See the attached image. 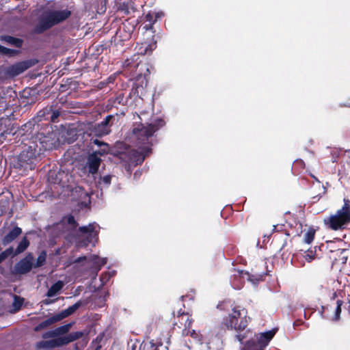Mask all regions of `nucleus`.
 <instances>
[{"label":"nucleus","mask_w":350,"mask_h":350,"mask_svg":"<svg viewBox=\"0 0 350 350\" xmlns=\"http://www.w3.org/2000/svg\"><path fill=\"white\" fill-rule=\"evenodd\" d=\"M55 136L52 126L46 124L45 126L38 132L35 138L31 137L27 139V142L23 138L22 150L16 157L14 167L24 171L34 170L41 160V155L43 154L42 147H44L45 149L51 148Z\"/></svg>","instance_id":"nucleus-1"},{"label":"nucleus","mask_w":350,"mask_h":350,"mask_svg":"<svg viewBox=\"0 0 350 350\" xmlns=\"http://www.w3.org/2000/svg\"><path fill=\"white\" fill-rule=\"evenodd\" d=\"M165 120L162 118L155 119L151 123L143 124L136 122L133 124L132 133L138 147L149 146L151 148L152 137L159 129L165 126Z\"/></svg>","instance_id":"nucleus-2"},{"label":"nucleus","mask_w":350,"mask_h":350,"mask_svg":"<svg viewBox=\"0 0 350 350\" xmlns=\"http://www.w3.org/2000/svg\"><path fill=\"white\" fill-rule=\"evenodd\" d=\"M70 16L71 12L67 9L44 11L38 18V23L32 29V33L42 34L54 26L65 21Z\"/></svg>","instance_id":"nucleus-3"},{"label":"nucleus","mask_w":350,"mask_h":350,"mask_svg":"<svg viewBox=\"0 0 350 350\" xmlns=\"http://www.w3.org/2000/svg\"><path fill=\"white\" fill-rule=\"evenodd\" d=\"M245 309H241V307L236 306L232 308V312L228 316L223 319L222 323L227 329L235 330L238 332L244 331L247 327L248 322L246 318V312L244 317H241V311ZM235 338L241 342L247 338L245 334L239 333L236 334Z\"/></svg>","instance_id":"nucleus-4"},{"label":"nucleus","mask_w":350,"mask_h":350,"mask_svg":"<svg viewBox=\"0 0 350 350\" xmlns=\"http://www.w3.org/2000/svg\"><path fill=\"white\" fill-rule=\"evenodd\" d=\"M344 204L335 214L323 220L325 226L332 230H343L350 223V200L344 198Z\"/></svg>","instance_id":"nucleus-5"},{"label":"nucleus","mask_w":350,"mask_h":350,"mask_svg":"<svg viewBox=\"0 0 350 350\" xmlns=\"http://www.w3.org/2000/svg\"><path fill=\"white\" fill-rule=\"evenodd\" d=\"M66 101V98L64 96L54 100L51 105H47L40 109L35 117L39 122L49 120L51 122H55L62 111V106Z\"/></svg>","instance_id":"nucleus-6"},{"label":"nucleus","mask_w":350,"mask_h":350,"mask_svg":"<svg viewBox=\"0 0 350 350\" xmlns=\"http://www.w3.org/2000/svg\"><path fill=\"white\" fill-rule=\"evenodd\" d=\"M83 334L84 333L83 332H73L64 336H59L49 340L39 341L36 342V348L37 349H41L62 347L79 339Z\"/></svg>","instance_id":"nucleus-7"},{"label":"nucleus","mask_w":350,"mask_h":350,"mask_svg":"<svg viewBox=\"0 0 350 350\" xmlns=\"http://www.w3.org/2000/svg\"><path fill=\"white\" fill-rule=\"evenodd\" d=\"M277 329H271L255 335V338L249 340L243 350H265V348L275 334Z\"/></svg>","instance_id":"nucleus-8"},{"label":"nucleus","mask_w":350,"mask_h":350,"mask_svg":"<svg viewBox=\"0 0 350 350\" xmlns=\"http://www.w3.org/2000/svg\"><path fill=\"white\" fill-rule=\"evenodd\" d=\"M277 329H271L255 335V338L249 340L243 350H265V348L275 334Z\"/></svg>","instance_id":"nucleus-9"},{"label":"nucleus","mask_w":350,"mask_h":350,"mask_svg":"<svg viewBox=\"0 0 350 350\" xmlns=\"http://www.w3.org/2000/svg\"><path fill=\"white\" fill-rule=\"evenodd\" d=\"M136 67V70L139 68V70H142L144 68L146 70V72L144 73H138L134 78V82L132 87V92L134 95L142 98L146 95V88L148 85V77L150 75L149 69L147 66L142 63H137L135 66Z\"/></svg>","instance_id":"nucleus-10"},{"label":"nucleus","mask_w":350,"mask_h":350,"mask_svg":"<svg viewBox=\"0 0 350 350\" xmlns=\"http://www.w3.org/2000/svg\"><path fill=\"white\" fill-rule=\"evenodd\" d=\"M141 151L131 149L126 152L120 153V159L124 160L129 165L136 166L142 164L146 157L149 155L152 152V148L149 146L139 147Z\"/></svg>","instance_id":"nucleus-11"},{"label":"nucleus","mask_w":350,"mask_h":350,"mask_svg":"<svg viewBox=\"0 0 350 350\" xmlns=\"http://www.w3.org/2000/svg\"><path fill=\"white\" fill-rule=\"evenodd\" d=\"M114 119L115 116L108 115L102 122L92 124L89 127L90 135L100 137L108 135L111 132V126L113 124V120H114Z\"/></svg>","instance_id":"nucleus-12"},{"label":"nucleus","mask_w":350,"mask_h":350,"mask_svg":"<svg viewBox=\"0 0 350 350\" xmlns=\"http://www.w3.org/2000/svg\"><path fill=\"white\" fill-rule=\"evenodd\" d=\"M33 254L28 253L25 257L15 264L13 273L23 275L29 273L33 268Z\"/></svg>","instance_id":"nucleus-13"},{"label":"nucleus","mask_w":350,"mask_h":350,"mask_svg":"<svg viewBox=\"0 0 350 350\" xmlns=\"http://www.w3.org/2000/svg\"><path fill=\"white\" fill-rule=\"evenodd\" d=\"M34 65V62L33 60H25L22 62H16L14 64H12L8 66L10 76L12 78H14L20 74L23 73L24 71L31 68Z\"/></svg>","instance_id":"nucleus-14"},{"label":"nucleus","mask_w":350,"mask_h":350,"mask_svg":"<svg viewBox=\"0 0 350 350\" xmlns=\"http://www.w3.org/2000/svg\"><path fill=\"white\" fill-rule=\"evenodd\" d=\"M16 128L12 124L10 119L1 117L0 118V142H3L7 138L8 135H14Z\"/></svg>","instance_id":"nucleus-15"},{"label":"nucleus","mask_w":350,"mask_h":350,"mask_svg":"<svg viewBox=\"0 0 350 350\" xmlns=\"http://www.w3.org/2000/svg\"><path fill=\"white\" fill-rule=\"evenodd\" d=\"M100 156L96 153H91L87 157L85 167L88 169V174L94 175L97 174L101 163Z\"/></svg>","instance_id":"nucleus-16"},{"label":"nucleus","mask_w":350,"mask_h":350,"mask_svg":"<svg viewBox=\"0 0 350 350\" xmlns=\"http://www.w3.org/2000/svg\"><path fill=\"white\" fill-rule=\"evenodd\" d=\"M179 319H181V320L185 319L184 328L182 332L183 335H190L192 338H197L198 334L194 329H191V325L193 322V319L191 318V315H189L188 312H183L179 315Z\"/></svg>","instance_id":"nucleus-17"},{"label":"nucleus","mask_w":350,"mask_h":350,"mask_svg":"<svg viewBox=\"0 0 350 350\" xmlns=\"http://www.w3.org/2000/svg\"><path fill=\"white\" fill-rule=\"evenodd\" d=\"M60 321L61 319L58 314H56L38 324L34 327L33 330L36 332H40L41 330L44 329Z\"/></svg>","instance_id":"nucleus-18"},{"label":"nucleus","mask_w":350,"mask_h":350,"mask_svg":"<svg viewBox=\"0 0 350 350\" xmlns=\"http://www.w3.org/2000/svg\"><path fill=\"white\" fill-rule=\"evenodd\" d=\"M157 42H154L152 43H142L138 45L137 49V53L138 55H150L152 52L156 49Z\"/></svg>","instance_id":"nucleus-19"},{"label":"nucleus","mask_w":350,"mask_h":350,"mask_svg":"<svg viewBox=\"0 0 350 350\" xmlns=\"http://www.w3.org/2000/svg\"><path fill=\"white\" fill-rule=\"evenodd\" d=\"M22 233L21 228L16 226L10 230L2 239L3 245H6L16 239Z\"/></svg>","instance_id":"nucleus-20"},{"label":"nucleus","mask_w":350,"mask_h":350,"mask_svg":"<svg viewBox=\"0 0 350 350\" xmlns=\"http://www.w3.org/2000/svg\"><path fill=\"white\" fill-rule=\"evenodd\" d=\"M83 305V301L79 300L76 302L75 304L69 306L66 310H62L61 312L58 313V315L61 320L68 317V316L72 314L77 310H78Z\"/></svg>","instance_id":"nucleus-21"},{"label":"nucleus","mask_w":350,"mask_h":350,"mask_svg":"<svg viewBox=\"0 0 350 350\" xmlns=\"http://www.w3.org/2000/svg\"><path fill=\"white\" fill-rule=\"evenodd\" d=\"M91 143L95 145H97L100 148L98 150H96L93 152L92 153H96L99 154L100 156L105 155L108 153L109 150V144L100 141L98 139H91Z\"/></svg>","instance_id":"nucleus-22"},{"label":"nucleus","mask_w":350,"mask_h":350,"mask_svg":"<svg viewBox=\"0 0 350 350\" xmlns=\"http://www.w3.org/2000/svg\"><path fill=\"white\" fill-rule=\"evenodd\" d=\"M0 40L17 48H21L23 44V40L21 38H15L8 35L1 36Z\"/></svg>","instance_id":"nucleus-23"},{"label":"nucleus","mask_w":350,"mask_h":350,"mask_svg":"<svg viewBox=\"0 0 350 350\" xmlns=\"http://www.w3.org/2000/svg\"><path fill=\"white\" fill-rule=\"evenodd\" d=\"M64 286V283L62 281H57L53 284L48 290L46 296L51 297L55 296L59 291L62 290Z\"/></svg>","instance_id":"nucleus-24"},{"label":"nucleus","mask_w":350,"mask_h":350,"mask_svg":"<svg viewBox=\"0 0 350 350\" xmlns=\"http://www.w3.org/2000/svg\"><path fill=\"white\" fill-rule=\"evenodd\" d=\"M29 245V241L26 237H24L18 243L16 250H14V256H17L27 250Z\"/></svg>","instance_id":"nucleus-25"},{"label":"nucleus","mask_w":350,"mask_h":350,"mask_svg":"<svg viewBox=\"0 0 350 350\" xmlns=\"http://www.w3.org/2000/svg\"><path fill=\"white\" fill-rule=\"evenodd\" d=\"M39 121H38L37 118L36 117L31 119L29 121H28L27 123L23 124L21 126V130L25 133H31L32 131L33 130L36 124H38Z\"/></svg>","instance_id":"nucleus-26"},{"label":"nucleus","mask_w":350,"mask_h":350,"mask_svg":"<svg viewBox=\"0 0 350 350\" xmlns=\"http://www.w3.org/2000/svg\"><path fill=\"white\" fill-rule=\"evenodd\" d=\"M266 275L265 273H256L252 272L251 273L248 274V280L251 281L254 284H256L259 282L260 281H262L264 280L265 276Z\"/></svg>","instance_id":"nucleus-27"},{"label":"nucleus","mask_w":350,"mask_h":350,"mask_svg":"<svg viewBox=\"0 0 350 350\" xmlns=\"http://www.w3.org/2000/svg\"><path fill=\"white\" fill-rule=\"evenodd\" d=\"M10 100L8 101L7 97L5 96L4 93L3 94L0 93V116L2 113L8 109L10 106Z\"/></svg>","instance_id":"nucleus-28"},{"label":"nucleus","mask_w":350,"mask_h":350,"mask_svg":"<svg viewBox=\"0 0 350 350\" xmlns=\"http://www.w3.org/2000/svg\"><path fill=\"white\" fill-rule=\"evenodd\" d=\"M72 327V323H67L64 325L57 327L55 329L56 336L67 334Z\"/></svg>","instance_id":"nucleus-29"},{"label":"nucleus","mask_w":350,"mask_h":350,"mask_svg":"<svg viewBox=\"0 0 350 350\" xmlns=\"http://www.w3.org/2000/svg\"><path fill=\"white\" fill-rule=\"evenodd\" d=\"M24 303V298L21 297L19 296L15 295L14 297V301L12 303V307L14 311L18 312L21 310L23 304Z\"/></svg>","instance_id":"nucleus-30"},{"label":"nucleus","mask_w":350,"mask_h":350,"mask_svg":"<svg viewBox=\"0 0 350 350\" xmlns=\"http://www.w3.org/2000/svg\"><path fill=\"white\" fill-rule=\"evenodd\" d=\"M46 259V253L45 251H42L37 258L36 263H33V267L38 268L42 267L45 263Z\"/></svg>","instance_id":"nucleus-31"},{"label":"nucleus","mask_w":350,"mask_h":350,"mask_svg":"<svg viewBox=\"0 0 350 350\" xmlns=\"http://www.w3.org/2000/svg\"><path fill=\"white\" fill-rule=\"evenodd\" d=\"M11 79L8 66H0V82Z\"/></svg>","instance_id":"nucleus-32"},{"label":"nucleus","mask_w":350,"mask_h":350,"mask_svg":"<svg viewBox=\"0 0 350 350\" xmlns=\"http://www.w3.org/2000/svg\"><path fill=\"white\" fill-rule=\"evenodd\" d=\"M336 304H337V306L335 309V313L332 318L333 321H337L340 319V314H341V311H342L341 307L343 304V301L338 299L336 301Z\"/></svg>","instance_id":"nucleus-33"},{"label":"nucleus","mask_w":350,"mask_h":350,"mask_svg":"<svg viewBox=\"0 0 350 350\" xmlns=\"http://www.w3.org/2000/svg\"><path fill=\"white\" fill-rule=\"evenodd\" d=\"M10 256H14L13 247H10L0 253V263L4 261Z\"/></svg>","instance_id":"nucleus-34"},{"label":"nucleus","mask_w":350,"mask_h":350,"mask_svg":"<svg viewBox=\"0 0 350 350\" xmlns=\"http://www.w3.org/2000/svg\"><path fill=\"white\" fill-rule=\"evenodd\" d=\"M314 235L315 230L312 228H309L304 235V241L308 244L311 243L314 239Z\"/></svg>","instance_id":"nucleus-35"},{"label":"nucleus","mask_w":350,"mask_h":350,"mask_svg":"<svg viewBox=\"0 0 350 350\" xmlns=\"http://www.w3.org/2000/svg\"><path fill=\"white\" fill-rule=\"evenodd\" d=\"M95 226L94 224H90L88 226H81L78 228V232L81 234H91L94 231Z\"/></svg>","instance_id":"nucleus-36"},{"label":"nucleus","mask_w":350,"mask_h":350,"mask_svg":"<svg viewBox=\"0 0 350 350\" xmlns=\"http://www.w3.org/2000/svg\"><path fill=\"white\" fill-rule=\"evenodd\" d=\"M18 53V51L14 49H8L0 44V54L8 56H13Z\"/></svg>","instance_id":"nucleus-37"},{"label":"nucleus","mask_w":350,"mask_h":350,"mask_svg":"<svg viewBox=\"0 0 350 350\" xmlns=\"http://www.w3.org/2000/svg\"><path fill=\"white\" fill-rule=\"evenodd\" d=\"M64 219L66 221L68 224L72 226V229H75L79 226V224L77 222L72 215L65 216Z\"/></svg>","instance_id":"nucleus-38"},{"label":"nucleus","mask_w":350,"mask_h":350,"mask_svg":"<svg viewBox=\"0 0 350 350\" xmlns=\"http://www.w3.org/2000/svg\"><path fill=\"white\" fill-rule=\"evenodd\" d=\"M30 93H31V90H25L21 93V98H27L28 99V100L25 104V105H27V104L31 105V104H33L35 102L33 98H29Z\"/></svg>","instance_id":"nucleus-39"},{"label":"nucleus","mask_w":350,"mask_h":350,"mask_svg":"<svg viewBox=\"0 0 350 350\" xmlns=\"http://www.w3.org/2000/svg\"><path fill=\"white\" fill-rule=\"evenodd\" d=\"M131 7V2H123L120 5L119 10L124 12L125 14H129L130 13L129 9Z\"/></svg>","instance_id":"nucleus-40"},{"label":"nucleus","mask_w":350,"mask_h":350,"mask_svg":"<svg viewBox=\"0 0 350 350\" xmlns=\"http://www.w3.org/2000/svg\"><path fill=\"white\" fill-rule=\"evenodd\" d=\"M101 182L107 187H108L111 184V176L106 175L103 177L100 178Z\"/></svg>","instance_id":"nucleus-41"},{"label":"nucleus","mask_w":350,"mask_h":350,"mask_svg":"<svg viewBox=\"0 0 350 350\" xmlns=\"http://www.w3.org/2000/svg\"><path fill=\"white\" fill-rule=\"evenodd\" d=\"M183 312H185L183 311ZM183 313V312H181V310H180L178 312V316H177V318H178V323H180V325H178V322H176L174 323V326H178V327L179 328H181L182 326L184 327V324H185V319H184L183 320H181V319H179V315Z\"/></svg>","instance_id":"nucleus-42"},{"label":"nucleus","mask_w":350,"mask_h":350,"mask_svg":"<svg viewBox=\"0 0 350 350\" xmlns=\"http://www.w3.org/2000/svg\"><path fill=\"white\" fill-rule=\"evenodd\" d=\"M54 337H57L56 334L55 332V329L51 330V331H48L42 334V338L44 339L49 338H54Z\"/></svg>","instance_id":"nucleus-43"},{"label":"nucleus","mask_w":350,"mask_h":350,"mask_svg":"<svg viewBox=\"0 0 350 350\" xmlns=\"http://www.w3.org/2000/svg\"><path fill=\"white\" fill-rule=\"evenodd\" d=\"M135 57V55H133V58L129 59H127L124 61V67L125 68H128V67H131L132 66V63H133V58Z\"/></svg>","instance_id":"nucleus-44"},{"label":"nucleus","mask_w":350,"mask_h":350,"mask_svg":"<svg viewBox=\"0 0 350 350\" xmlns=\"http://www.w3.org/2000/svg\"><path fill=\"white\" fill-rule=\"evenodd\" d=\"M55 301V299H45L42 300V303L44 305H49Z\"/></svg>","instance_id":"nucleus-45"},{"label":"nucleus","mask_w":350,"mask_h":350,"mask_svg":"<svg viewBox=\"0 0 350 350\" xmlns=\"http://www.w3.org/2000/svg\"><path fill=\"white\" fill-rule=\"evenodd\" d=\"M305 258L307 261L310 262L314 259V256L312 255L306 254Z\"/></svg>","instance_id":"nucleus-46"},{"label":"nucleus","mask_w":350,"mask_h":350,"mask_svg":"<svg viewBox=\"0 0 350 350\" xmlns=\"http://www.w3.org/2000/svg\"><path fill=\"white\" fill-rule=\"evenodd\" d=\"M86 259V257L85 256H82V257H79L77 260H76V262H80L83 260H85Z\"/></svg>","instance_id":"nucleus-47"},{"label":"nucleus","mask_w":350,"mask_h":350,"mask_svg":"<svg viewBox=\"0 0 350 350\" xmlns=\"http://www.w3.org/2000/svg\"><path fill=\"white\" fill-rule=\"evenodd\" d=\"M346 305H347V307H345V308H347L349 313L350 314V299L346 303Z\"/></svg>","instance_id":"nucleus-48"},{"label":"nucleus","mask_w":350,"mask_h":350,"mask_svg":"<svg viewBox=\"0 0 350 350\" xmlns=\"http://www.w3.org/2000/svg\"><path fill=\"white\" fill-rule=\"evenodd\" d=\"M283 228H284V225H278V229H277V232H280L283 230Z\"/></svg>","instance_id":"nucleus-49"},{"label":"nucleus","mask_w":350,"mask_h":350,"mask_svg":"<svg viewBox=\"0 0 350 350\" xmlns=\"http://www.w3.org/2000/svg\"><path fill=\"white\" fill-rule=\"evenodd\" d=\"M277 229H278V225H273L272 232H277Z\"/></svg>","instance_id":"nucleus-50"},{"label":"nucleus","mask_w":350,"mask_h":350,"mask_svg":"<svg viewBox=\"0 0 350 350\" xmlns=\"http://www.w3.org/2000/svg\"><path fill=\"white\" fill-rule=\"evenodd\" d=\"M337 297V293L336 292H334L332 295V299H334L335 298Z\"/></svg>","instance_id":"nucleus-51"},{"label":"nucleus","mask_w":350,"mask_h":350,"mask_svg":"<svg viewBox=\"0 0 350 350\" xmlns=\"http://www.w3.org/2000/svg\"><path fill=\"white\" fill-rule=\"evenodd\" d=\"M100 349H101V345H98L94 350H100Z\"/></svg>","instance_id":"nucleus-52"},{"label":"nucleus","mask_w":350,"mask_h":350,"mask_svg":"<svg viewBox=\"0 0 350 350\" xmlns=\"http://www.w3.org/2000/svg\"><path fill=\"white\" fill-rule=\"evenodd\" d=\"M100 349H101V345H98L94 350H100Z\"/></svg>","instance_id":"nucleus-53"},{"label":"nucleus","mask_w":350,"mask_h":350,"mask_svg":"<svg viewBox=\"0 0 350 350\" xmlns=\"http://www.w3.org/2000/svg\"><path fill=\"white\" fill-rule=\"evenodd\" d=\"M293 325H294V326H297V325H299V321H295Z\"/></svg>","instance_id":"nucleus-54"},{"label":"nucleus","mask_w":350,"mask_h":350,"mask_svg":"<svg viewBox=\"0 0 350 350\" xmlns=\"http://www.w3.org/2000/svg\"><path fill=\"white\" fill-rule=\"evenodd\" d=\"M146 18L148 19V20H150V18H152V16H150V14H148L146 16Z\"/></svg>","instance_id":"nucleus-55"},{"label":"nucleus","mask_w":350,"mask_h":350,"mask_svg":"<svg viewBox=\"0 0 350 350\" xmlns=\"http://www.w3.org/2000/svg\"><path fill=\"white\" fill-rule=\"evenodd\" d=\"M348 107H350V103L348 104Z\"/></svg>","instance_id":"nucleus-56"}]
</instances>
